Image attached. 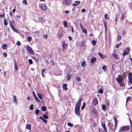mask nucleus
<instances>
[{"instance_id":"26","label":"nucleus","mask_w":132,"mask_h":132,"mask_svg":"<svg viewBox=\"0 0 132 132\" xmlns=\"http://www.w3.org/2000/svg\"><path fill=\"white\" fill-rule=\"evenodd\" d=\"M63 33L62 32H61L57 34V36H59V38H61L63 36Z\"/></svg>"},{"instance_id":"53","label":"nucleus","mask_w":132,"mask_h":132,"mask_svg":"<svg viewBox=\"0 0 132 132\" xmlns=\"http://www.w3.org/2000/svg\"><path fill=\"white\" fill-rule=\"evenodd\" d=\"M14 98L13 100L14 101L16 102H17V99L16 97L15 96H13Z\"/></svg>"},{"instance_id":"19","label":"nucleus","mask_w":132,"mask_h":132,"mask_svg":"<svg viewBox=\"0 0 132 132\" xmlns=\"http://www.w3.org/2000/svg\"><path fill=\"white\" fill-rule=\"evenodd\" d=\"M97 54L100 56V57L102 59H104L105 57V56L103 55L102 53L100 52H98Z\"/></svg>"},{"instance_id":"50","label":"nucleus","mask_w":132,"mask_h":132,"mask_svg":"<svg viewBox=\"0 0 132 132\" xmlns=\"http://www.w3.org/2000/svg\"><path fill=\"white\" fill-rule=\"evenodd\" d=\"M76 79L78 81H81L80 78L79 77H76Z\"/></svg>"},{"instance_id":"60","label":"nucleus","mask_w":132,"mask_h":132,"mask_svg":"<svg viewBox=\"0 0 132 132\" xmlns=\"http://www.w3.org/2000/svg\"><path fill=\"white\" fill-rule=\"evenodd\" d=\"M51 63H52V66H53L54 65H55V63H54V62L53 61H51L50 62Z\"/></svg>"},{"instance_id":"16","label":"nucleus","mask_w":132,"mask_h":132,"mask_svg":"<svg viewBox=\"0 0 132 132\" xmlns=\"http://www.w3.org/2000/svg\"><path fill=\"white\" fill-rule=\"evenodd\" d=\"M68 86V85L67 84H63L62 86V88L63 89L65 90H68V88L67 87Z\"/></svg>"},{"instance_id":"31","label":"nucleus","mask_w":132,"mask_h":132,"mask_svg":"<svg viewBox=\"0 0 132 132\" xmlns=\"http://www.w3.org/2000/svg\"><path fill=\"white\" fill-rule=\"evenodd\" d=\"M71 79V76L69 74H67V80H70Z\"/></svg>"},{"instance_id":"42","label":"nucleus","mask_w":132,"mask_h":132,"mask_svg":"<svg viewBox=\"0 0 132 132\" xmlns=\"http://www.w3.org/2000/svg\"><path fill=\"white\" fill-rule=\"evenodd\" d=\"M29 109L31 110H32L34 109L33 105L32 104L29 107Z\"/></svg>"},{"instance_id":"64","label":"nucleus","mask_w":132,"mask_h":132,"mask_svg":"<svg viewBox=\"0 0 132 132\" xmlns=\"http://www.w3.org/2000/svg\"><path fill=\"white\" fill-rule=\"evenodd\" d=\"M99 132H104L103 131L102 129H99Z\"/></svg>"},{"instance_id":"32","label":"nucleus","mask_w":132,"mask_h":132,"mask_svg":"<svg viewBox=\"0 0 132 132\" xmlns=\"http://www.w3.org/2000/svg\"><path fill=\"white\" fill-rule=\"evenodd\" d=\"M37 95L39 99H42V95L40 93H38L37 94Z\"/></svg>"},{"instance_id":"54","label":"nucleus","mask_w":132,"mask_h":132,"mask_svg":"<svg viewBox=\"0 0 132 132\" xmlns=\"http://www.w3.org/2000/svg\"><path fill=\"white\" fill-rule=\"evenodd\" d=\"M21 44L20 42L19 41H18L16 43V45L17 46H20Z\"/></svg>"},{"instance_id":"24","label":"nucleus","mask_w":132,"mask_h":132,"mask_svg":"<svg viewBox=\"0 0 132 132\" xmlns=\"http://www.w3.org/2000/svg\"><path fill=\"white\" fill-rule=\"evenodd\" d=\"M112 55L114 58L116 60H118L119 57H118V55L117 54L114 53V54H112Z\"/></svg>"},{"instance_id":"30","label":"nucleus","mask_w":132,"mask_h":132,"mask_svg":"<svg viewBox=\"0 0 132 132\" xmlns=\"http://www.w3.org/2000/svg\"><path fill=\"white\" fill-rule=\"evenodd\" d=\"M4 24L5 26H7V24H8V22H7V20H6V19L5 18L4 19Z\"/></svg>"},{"instance_id":"2","label":"nucleus","mask_w":132,"mask_h":132,"mask_svg":"<svg viewBox=\"0 0 132 132\" xmlns=\"http://www.w3.org/2000/svg\"><path fill=\"white\" fill-rule=\"evenodd\" d=\"M82 100L81 98H80L77 102L75 107V113L78 116L80 115V110L81 103L80 102Z\"/></svg>"},{"instance_id":"55","label":"nucleus","mask_w":132,"mask_h":132,"mask_svg":"<svg viewBox=\"0 0 132 132\" xmlns=\"http://www.w3.org/2000/svg\"><path fill=\"white\" fill-rule=\"evenodd\" d=\"M22 3L25 4H26L27 3L26 0H23L22 1Z\"/></svg>"},{"instance_id":"21","label":"nucleus","mask_w":132,"mask_h":132,"mask_svg":"<svg viewBox=\"0 0 132 132\" xmlns=\"http://www.w3.org/2000/svg\"><path fill=\"white\" fill-rule=\"evenodd\" d=\"M126 14L125 13H124L121 15V19L122 20H123L126 17Z\"/></svg>"},{"instance_id":"7","label":"nucleus","mask_w":132,"mask_h":132,"mask_svg":"<svg viewBox=\"0 0 132 132\" xmlns=\"http://www.w3.org/2000/svg\"><path fill=\"white\" fill-rule=\"evenodd\" d=\"M128 75L129 84H130L129 85H130L132 84V73H129Z\"/></svg>"},{"instance_id":"28","label":"nucleus","mask_w":132,"mask_h":132,"mask_svg":"<svg viewBox=\"0 0 132 132\" xmlns=\"http://www.w3.org/2000/svg\"><path fill=\"white\" fill-rule=\"evenodd\" d=\"M86 65V62L85 61H83L82 62L81 65L83 67H85Z\"/></svg>"},{"instance_id":"41","label":"nucleus","mask_w":132,"mask_h":132,"mask_svg":"<svg viewBox=\"0 0 132 132\" xmlns=\"http://www.w3.org/2000/svg\"><path fill=\"white\" fill-rule=\"evenodd\" d=\"M103 92V90L102 88L100 89L98 91V93L100 94H102Z\"/></svg>"},{"instance_id":"35","label":"nucleus","mask_w":132,"mask_h":132,"mask_svg":"<svg viewBox=\"0 0 132 132\" xmlns=\"http://www.w3.org/2000/svg\"><path fill=\"white\" fill-rule=\"evenodd\" d=\"M7 45L6 44H4L2 46V48L3 49L5 50L6 49Z\"/></svg>"},{"instance_id":"5","label":"nucleus","mask_w":132,"mask_h":132,"mask_svg":"<svg viewBox=\"0 0 132 132\" xmlns=\"http://www.w3.org/2000/svg\"><path fill=\"white\" fill-rule=\"evenodd\" d=\"M39 7L43 11H46L47 10V6L45 3L39 5Z\"/></svg>"},{"instance_id":"1","label":"nucleus","mask_w":132,"mask_h":132,"mask_svg":"<svg viewBox=\"0 0 132 132\" xmlns=\"http://www.w3.org/2000/svg\"><path fill=\"white\" fill-rule=\"evenodd\" d=\"M126 77L125 73L121 76L118 75V77L116 78V80L121 87H125V84L124 82V79Z\"/></svg>"},{"instance_id":"23","label":"nucleus","mask_w":132,"mask_h":132,"mask_svg":"<svg viewBox=\"0 0 132 132\" xmlns=\"http://www.w3.org/2000/svg\"><path fill=\"white\" fill-rule=\"evenodd\" d=\"M97 59L95 57H92L91 58V63H93L96 61Z\"/></svg>"},{"instance_id":"25","label":"nucleus","mask_w":132,"mask_h":132,"mask_svg":"<svg viewBox=\"0 0 132 132\" xmlns=\"http://www.w3.org/2000/svg\"><path fill=\"white\" fill-rule=\"evenodd\" d=\"M75 4H73L72 6H76L77 5L80 4V1H76L75 2Z\"/></svg>"},{"instance_id":"17","label":"nucleus","mask_w":132,"mask_h":132,"mask_svg":"<svg viewBox=\"0 0 132 132\" xmlns=\"http://www.w3.org/2000/svg\"><path fill=\"white\" fill-rule=\"evenodd\" d=\"M14 69L16 71H17L18 70V66L16 62V61L14 60Z\"/></svg>"},{"instance_id":"44","label":"nucleus","mask_w":132,"mask_h":132,"mask_svg":"<svg viewBox=\"0 0 132 132\" xmlns=\"http://www.w3.org/2000/svg\"><path fill=\"white\" fill-rule=\"evenodd\" d=\"M131 98V97L130 96H128L127 97L126 101V103H127L129 100H130Z\"/></svg>"},{"instance_id":"9","label":"nucleus","mask_w":132,"mask_h":132,"mask_svg":"<svg viewBox=\"0 0 132 132\" xmlns=\"http://www.w3.org/2000/svg\"><path fill=\"white\" fill-rule=\"evenodd\" d=\"M114 121L115 125L114 128L113 129L114 130L113 132H115L118 125V120H117V118L115 117H114Z\"/></svg>"},{"instance_id":"49","label":"nucleus","mask_w":132,"mask_h":132,"mask_svg":"<svg viewBox=\"0 0 132 132\" xmlns=\"http://www.w3.org/2000/svg\"><path fill=\"white\" fill-rule=\"evenodd\" d=\"M28 62L30 64H33V61L32 60L29 59L28 60Z\"/></svg>"},{"instance_id":"38","label":"nucleus","mask_w":132,"mask_h":132,"mask_svg":"<svg viewBox=\"0 0 132 132\" xmlns=\"http://www.w3.org/2000/svg\"><path fill=\"white\" fill-rule=\"evenodd\" d=\"M67 125L69 126H70V127H72L73 126V124L72 123H70V122L68 123Z\"/></svg>"},{"instance_id":"58","label":"nucleus","mask_w":132,"mask_h":132,"mask_svg":"<svg viewBox=\"0 0 132 132\" xmlns=\"http://www.w3.org/2000/svg\"><path fill=\"white\" fill-rule=\"evenodd\" d=\"M0 16L1 17H5V13L3 14H0Z\"/></svg>"},{"instance_id":"47","label":"nucleus","mask_w":132,"mask_h":132,"mask_svg":"<svg viewBox=\"0 0 132 132\" xmlns=\"http://www.w3.org/2000/svg\"><path fill=\"white\" fill-rule=\"evenodd\" d=\"M39 112V110L38 109H36L35 111V113L36 114H38Z\"/></svg>"},{"instance_id":"51","label":"nucleus","mask_w":132,"mask_h":132,"mask_svg":"<svg viewBox=\"0 0 132 132\" xmlns=\"http://www.w3.org/2000/svg\"><path fill=\"white\" fill-rule=\"evenodd\" d=\"M12 29L16 33H18V31L16 29H15L14 28H13Z\"/></svg>"},{"instance_id":"33","label":"nucleus","mask_w":132,"mask_h":132,"mask_svg":"<svg viewBox=\"0 0 132 132\" xmlns=\"http://www.w3.org/2000/svg\"><path fill=\"white\" fill-rule=\"evenodd\" d=\"M102 110L104 111H105L106 110V105L104 104H103L102 105Z\"/></svg>"},{"instance_id":"56","label":"nucleus","mask_w":132,"mask_h":132,"mask_svg":"<svg viewBox=\"0 0 132 132\" xmlns=\"http://www.w3.org/2000/svg\"><path fill=\"white\" fill-rule=\"evenodd\" d=\"M32 58L33 59L35 60V61H37V62H38V60L35 57H32Z\"/></svg>"},{"instance_id":"18","label":"nucleus","mask_w":132,"mask_h":132,"mask_svg":"<svg viewBox=\"0 0 132 132\" xmlns=\"http://www.w3.org/2000/svg\"><path fill=\"white\" fill-rule=\"evenodd\" d=\"M103 23H104V27L105 28V34L106 33V32L107 30V28L106 25V22L105 20H104L103 21Z\"/></svg>"},{"instance_id":"63","label":"nucleus","mask_w":132,"mask_h":132,"mask_svg":"<svg viewBox=\"0 0 132 132\" xmlns=\"http://www.w3.org/2000/svg\"><path fill=\"white\" fill-rule=\"evenodd\" d=\"M85 107V106L82 105V106L81 108V110H83L84 109Z\"/></svg>"},{"instance_id":"48","label":"nucleus","mask_w":132,"mask_h":132,"mask_svg":"<svg viewBox=\"0 0 132 132\" xmlns=\"http://www.w3.org/2000/svg\"><path fill=\"white\" fill-rule=\"evenodd\" d=\"M96 123L94 122H93V125H92V127H96Z\"/></svg>"},{"instance_id":"40","label":"nucleus","mask_w":132,"mask_h":132,"mask_svg":"<svg viewBox=\"0 0 132 132\" xmlns=\"http://www.w3.org/2000/svg\"><path fill=\"white\" fill-rule=\"evenodd\" d=\"M45 71V69H43L42 70V76L43 77H45L44 75V72Z\"/></svg>"},{"instance_id":"43","label":"nucleus","mask_w":132,"mask_h":132,"mask_svg":"<svg viewBox=\"0 0 132 132\" xmlns=\"http://www.w3.org/2000/svg\"><path fill=\"white\" fill-rule=\"evenodd\" d=\"M121 43H118V44H117L116 45V48H119V47L121 45Z\"/></svg>"},{"instance_id":"22","label":"nucleus","mask_w":132,"mask_h":132,"mask_svg":"<svg viewBox=\"0 0 132 132\" xmlns=\"http://www.w3.org/2000/svg\"><path fill=\"white\" fill-rule=\"evenodd\" d=\"M31 125L29 124H27L26 126V128L30 130H31Z\"/></svg>"},{"instance_id":"61","label":"nucleus","mask_w":132,"mask_h":132,"mask_svg":"<svg viewBox=\"0 0 132 132\" xmlns=\"http://www.w3.org/2000/svg\"><path fill=\"white\" fill-rule=\"evenodd\" d=\"M70 41L72 39V38L71 36H69L68 37Z\"/></svg>"},{"instance_id":"36","label":"nucleus","mask_w":132,"mask_h":132,"mask_svg":"<svg viewBox=\"0 0 132 132\" xmlns=\"http://www.w3.org/2000/svg\"><path fill=\"white\" fill-rule=\"evenodd\" d=\"M46 109V106H43L42 107V110L43 111H45Z\"/></svg>"},{"instance_id":"20","label":"nucleus","mask_w":132,"mask_h":132,"mask_svg":"<svg viewBox=\"0 0 132 132\" xmlns=\"http://www.w3.org/2000/svg\"><path fill=\"white\" fill-rule=\"evenodd\" d=\"M33 94V95L34 96L35 99L38 102H40V100L36 96L35 93V92L34 91H33L32 92Z\"/></svg>"},{"instance_id":"14","label":"nucleus","mask_w":132,"mask_h":132,"mask_svg":"<svg viewBox=\"0 0 132 132\" xmlns=\"http://www.w3.org/2000/svg\"><path fill=\"white\" fill-rule=\"evenodd\" d=\"M113 124H112L110 122H109L108 124V126L110 130H111L112 131H113Z\"/></svg>"},{"instance_id":"27","label":"nucleus","mask_w":132,"mask_h":132,"mask_svg":"<svg viewBox=\"0 0 132 132\" xmlns=\"http://www.w3.org/2000/svg\"><path fill=\"white\" fill-rule=\"evenodd\" d=\"M63 25L65 27H68V23L66 21H65L63 22Z\"/></svg>"},{"instance_id":"45","label":"nucleus","mask_w":132,"mask_h":132,"mask_svg":"<svg viewBox=\"0 0 132 132\" xmlns=\"http://www.w3.org/2000/svg\"><path fill=\"white\" fill-rule=\"evenodd\" d=\"M43 116L44 118L46 119H47L48 118V116L45 114L43 115Z\"/></svg>"},{"instance_id":"29","label":"nucleus","mask_w":132,"mask_h":132,"mask_svg":"<svg viewBox=\"0 0 132 132\" xmlns=\"http://www.w3.org/2000/svg\"><path fill=\"white\" fill-rule=\"evenodd\" d=\"M97 42V41L95 40L94 39H93L92 42V43L93 45L95 46Z\"/></svg>"},{"instance_id":"57","label":"nucleus","mask_w":132,"mask_h":132,"mask_svg":"<svg viewBox=\"0 0 132 132\" xmlns=\"http://www.w3.org/2000/svg\"><path fill=\"white\" fill-rule=\"evenodd\" d=\"M81 11L82 12H85L86 11V9H82L81 10Z\"/></svg>"},{"instance_id":"3","label":"nucleus","mask_w":132,"mask_h":132,"mask_svg":"<svg viewBox=\"0 0 132 132\" xmlns=\"http://www.w3.org/2000/svg\"><path fill=\"white\" fill-rule=\"evenodd\" d=\"M90 111L92 113V115L94 117L96 118L97 116L98 115V112L95 108L93 106H92L90 109Z\"/></svg>"},{"instance_id":"62","label":"nucleus","mask_w":132,"mask_h":132,"mask_svg":"<svg viewBox=\"0 0 132 132\" xmlns=\"http://www.w3.org/2000/svg\"><path fill=\"white\" fill-rule=\"evenodd\" d=\"M43 121L44 122H45V123H47V120L45 119H44Z\"/></svg>"},{"instance_id":"11","label":"nucleus","mask_w":132,"mask_h":132,"mask_svg":"<svg viewBox=\"0 0 132 132\" xmlns=\"http://www.w3.org/2000/svg\"><path fill=\"white\" fill-rule=\"evenodd\" d=\"M98 104V101L97 98H94L92 103V105L94 106H95Z\"/></svg>"},{"instance_id":"52","label":"nucleus","mask_w":132,"mask_h":132,"mask_svg":"<svg viewBox=\"0 0 132 132\" xmlns=\"http://www.w3.org/2000/svg\"><path fill=\"white\" fill-rule=\"evenodd\" d=\"M3 56L5 57H6L7 56V54L6 52H4L3 53Z\"/></svg>"},{"instance_id":"34","label":"nucleus","mask_w":132,"mask_h":132,"mask_svg":"<svg viewBox=\"0 0 132 132\" xmlns=\"http://www.w3.org/2000/svg\"><path fill=\"white\" fill-rule=\"evenodd\" d=\"M10 26L12 29L13 28H14V25L11 22V21H10Z\"/></svg>"},{"instance_id":"59","label":"nucleus","mask_w":132,"mask_h":132,"mask_svg":"<svg viewBox=\"0 0 132 132\" xmlns=\"http://www.w3.org/2000/svg\"><path fill=\"white\" fill-rule=\"evenodd\" d=\"M108 14H106L104 15V18L105 19H107V17L108 16Z\"/></svg>"},{"instance_id":"39","label":"nucleus","mask_w":132,"mask_h":132,"mask_svg":"<svg viewBox=\"0 0 132 132\" xmlns=\"http://www.w3.org/2000/svg\"><path fill=\"white\" fill-rule=\"evenodd\" d=\"M102 69L105 71L106 70L107 67L106 66L104 65L102 67Z\"/></svg>"},{"instance_id":"8","label":"nucleus","mask_w":132,"mask_h":132,"mask_svg":"<svg viewBox=\"0 0 132 132\" xmlns=\"http://www.w3.org/2000/svg\"><path fill=\"white\" fill-rule=\"evenodd\" d=\"M26 48L27 51L29 53H30L34 55L35 53L34 51L32 50L31 47L29 46H27Z\"/></svg>"},{"instance_id":"10","label":"nucleus","mask_w":132,"mask_h":132,"mask_svg":"<svg viewBox=\"0 0 132 132\" xmlns=\"http://www.w3.org/2000/svg\"><path fill=\"white\" fill-rule=\"evenodd\" d=\"M130 49L129 48L127 47L124 50V52L123 53V56H124L128 54V52L130 51Z\"/></svg>"},{"instance_id":"37","label":"nucleus","mask_w":132,"mask_h":132,"mask_svg":"<svg viewBox=\"0 0 132 132\" xmlns=\"http://www.w3.org/2000/svg\"><path fill=\"white\" fill-rule=\"evenodd\" d=\"M121 39V37L120 35H118L117 37V40L118 41H119Z\"/></svg>"},{"instance_id":"46","label":"nucleus","mask_w":132,"mask_h":132,"mask_svg":"<svg viewBox=\"0 0 132 132\" xmlns=\"http://www.w3.org/2000/svg\"><path fill=\"white\" fill-rule=\"evenodd\" d=\"M28 40L29 42H30L32 40V38L31 37H29L28 38Z\"/></svg>"},{"instance_id":"15","label":"nucleus","mask_w":132,"mask_h":132,"mask_svg":"<svg viewBox=\"0 0 132 132\" xmlns=\"http://www.w3.org/2000/svg\"><path fill=\"white\" fill-rule=\"evenodd\" d=\"M101 124L103 128L104 131L105 132H107V129L105 126V123L102 122Z\"/></svg>"},{"instance_id":"12","label":"nucleus","mask_w":132,"mask_h":132,"mask_svg":"<svg viewBox=\"0 0 132 132\" xmlns=\"http://www.w3.org/2000/svg\"><path fill=\"white\" fill-rule=\"evenodd\" d=\"M80 25L82 32L85 33V34H87V30L86 29H84V27L81 25V23H80Z\"/></svg>"},{"instance_id":"13","label":"nucleus","mask_w":132,"mask_h":132,"mask_svg":"<svg viewBox=\"0 0 132 132\" xmlns=\"http://www.w3.org/2000/svg\"><path fill=\"white\" fill-rule=\"evenodd\" d=\"M68 46V45L67 44H66L64 42H63L62 44V47L63 49V52H64V50L65 49L66 47H67Z\"/></svg>"},{"instance_id":"4","label":"nucleus","mask_w":132,"mask_h":132,"mask_svg":"<svg viewBox=\"0 0 132 132\" xmlns=\"http://www.w3.org/2000/svg\"><path fill=\"white\" fill-rule=\"evenodd\" d=\"M72 0H63L62 4L65 6H69L72 3Z\"/></svg>"},{"instance_id":"6","label":"nucleus","mask_w":132,"mask_h":132,"mask_svg":"<svg viewBox=\"0 0 132 132\" xmlns=\"http://www.w3.org/2000/svg\"><path fill=\"white\" fill-rule=\"evenodd\" d=\"M129 129V126H124L121 127L120 129V130L121 132L128 130Z\"/></svg>"}]
</instances>
